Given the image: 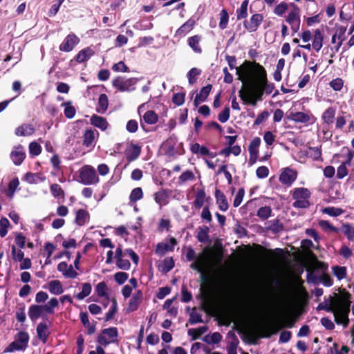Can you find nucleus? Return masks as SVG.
<instances>
[{"label": "nucleus", "instance_id": "53", "mask_svg": "<svg viewBox=\"0 0 354 354\" xmlns=\"http://www.w3.org/2000/svg\"><path fill=\"white\" fill-rule=\"evenodd\" d=\"M190 151L193 153H200L202 156H207L209 154V149L205 146H201L198 143L193 144L190 147Z\"/></svg>", "mask_w": 354, "mask_h": 354}, {"label": "nucleus", "instance_id": "10", "mask_svg": "<svg viewBox=\"0 0 354 354\" xmlns=\"http://www.w3.org/2000/svg\"><path fill=\"white\" fill-rule=\"evenodd\" d=\"M351 297V295L346 289L342 290L340 295L335 294V296H332L334 306H336V308L345 307L348 305V308H350Z\"/></svg>", "mask_w": 354, "mask_h": 354}, {"label": "nucleus", "instance_id": "23", "mask_svg": "<svg viewBox=\"0 0 354 354\" xmlns=\"http://www.w3.org/2000/svg\"><path fill=\"white\" fill-rule=\"evenodd\" d=\"M80 318L83 326L87 328V334H93L96 330L97 322H93L92 324H90L87 312H81L80 314Z\"/></svg>", "mask_w": 354, "mask_h": 354}, {"label": "nucleus", "instance_id": "40", "mask_svg": "<svg viewBox=\"0 0 354 354\" xmlns=\"http://www.w3.org/2000/svg\"><path fill=\"white\" fill-rule=\"evenodd\" d=\"M286 21L289 24L297 21L300 22V9L298 6H295V9L289 12L286 18Z\"/></svg>", "mask_w": 354, "mask_h": 354}, {"label": "nucleus", "instance_id": "59", "mask_svg": "<svg viewBox=\"0 0 354 354\" xmlns=\"http://www.w3.org/2000/svg\"><path fill=\"white\" fill-rule=\"evenodd\" d=\"M143 198V192L141 187L134 188L129 196V201L131 203H135Z\"/></svg>", "mask_w": 354, "mask_h": 354}, {"label": "nucleus", "instance_id": "30", "mask_svg": "<svg viewBox=\"0 0 354 354\" xmlns=\"http://www.w3.org/2000/svg\"><path fill=\"white\" fill-rule=\"evenodd\" d=\"M195 24L196 21L194 19H188L176 30V34L180 37L185 36L194 28Z\"/></svg>", "mask_w": 354, "mask_h": 354}, {"label": "nucleus", "instance_id": "47", "mask_svg": "<svg viewBox=\"0 0 354 354\" xmlns=\"http://www.w3.org/2000/svg\"><path fill=\"white\" fill-rule=\"evenodd\" d=\"M272 210L270 206H264L260 207L257 212V216L262 221L267 220L270 216H271Z\"/></svg>", "mask_w": 354, "mask_h": 354}, {"label": "nucleus", "instance_id": "64", "mask_svg": "<svg viewBox=\"0 0 354 354\" xmlns=\"http://www.w3.org/2000/svg\"><path fill=\"white\" fill-rule=\"evenodd\" d=\"M212 88V85L210 84H207V86L203 87L201 89L200 93L198 94H196V95L200 98L201 100H202V102H205L207 100L208 95H209Z\"/></svg>", "mask_w": 354, "mask_h": 354}, {"label": "nucleus", "instance_id": "31", "mask_svg": "<svg viewBox=\"0 0 354 354\" xmlns=\"http://www.w3.org/2000/svg\"><path fill=\"white\" fill-rule=\"evenodd\" d=\"M35 128L32 124H23L15 130V134L18 136H28L33 134Z\"/></svg>", "mask_w": 354, "mask_h": 354}, {"label": "nucleus", "instance_id": "46", "mask_svg": "<svg viewBox=\"0 0 354 354\" xmlns=\"http://www.w3.org/2000/svg\"><path fill=\"white\" fill-rule=\"evenodd\" d=\"M49 291L54 295H60L64 289L59 280H53L49 282Z\"/></svg>", "mask_w": 354, "mask_h": 354}, {"label": "nucleus", "instance_id": "2", "mask_svg": "<svg viewBox=\"0 0 354 354\" xmlns=\"http://www.w3.org/2000/svg\"><path fill=\"white\" fill-rule=\"evenodd\" d=\"M222 259V252L214 254L212 248L205 247L190 265V268L198 272L211 270L216 264L221 262Z\"/></svg>", "mask_w": 354, "mask_h": 354}, {"label": "nucleus", "instance_id": "25", "mask_svg": "<svg viewBox=\"0 0 354 354\" xmlns=\"http://www.w3.org/2000/svg\"><path fill=\"white\" fill-rule=\"evenodd\" d=\"M201 40L202 37L199 35H196L188 38L187 44L194 53L201 54L203 52L202 48L200 46Z\"/></svg>", "mask_w": 354, "mask_h": 354}, {"label": "nucleus", "instance_id": "56", "mask_svg": "<svg viewBox=\"0 0 354 354\" xmlns=\"http://www.w3.org/2000/svg\"><path fill=\"white\" fill-rule=\"evenodd\" d=\"M222 339V335L218 332H215L210 335H206L203 338V341L206 343L210 344H218Z\"/></svg>", "mask_w": 354, "mask_h": 354}, {"label": "nucleus", "instance_id": "48", "mask_svg": "<svg viewBox=\"0 0 354 354\" xmlns=\"http://www.w3.org/2000/svg\"><path fill=\"white\" fill-rule=\"evenodd\" d=\"M25 307L26 306L24 303H19L17 306L15 317L17 320L20 323H24L26 319Z\"/></svg>", "mask_w": 354, "mask_h": 354}, {"label": "nucleus", "instance_id": "18", "mask_svg": "<svg viewBox=\"0 0 354 354\" xmlns=\"http://www.w3.org/2000/svg\"><path fill=\"white\" fill-rule=\"evenodd\" d=\"M261 145V139L259 137L254 138L250 142L248 151L250 153L249 162L252 165L256 162L259 155V147Z\"/></svg>", "mask_w": 354, "mask_h": 354}, {"label": "nucleus", "instance_id": "63", "mask_svg": "<svg viewBox=\"0 0 354 354\" xmlns=\"http://www.w3.org/2000/svg\"><path fill=\"white\" fill-rule=\"evenodd\" d=\"M336 306H334L332 296H330L328 300H325L324 304H320L318 306V309L325 310L327 312H333Z\"/></svg>", "mask_w": 354, "mask_h": 354}, {"label": "nucleus", "instance_id": "3", "mask_svg": "<svg viewBox=\"0 0 354 354\" xmlns=\"http://www.w3.org/2000/svg\"><path fill=\"white\" fill-rule=\"evenodd\" d=\"M310 196L311 193L307 188H295L292 193V198L295 200L292 206L297 209L308 208L310 205L309 201Z\"/></svg>", "mask_w": 354, "mask_h": 354}, {"label": "nucleus", "instance_id": "51", "mask_svg": "<svg viewBox=\"0 0 354 354\" xmlns=\"http://www.w3.org/2000/svg\"><path fill=\"white\" fill-rule=\"evenodd\" d=\"M44 306L46 309V313L50 315L54 314V309L59 306V301L57 298L53 297Z\"/></svg>", "mask_w": 354, "mask_h": 354}, {"label": "nucleus", "instance_id": "32", "mask_svg": "<svg viewBox=\"0 0 354 354\" xmlns=\"http://www.w3.org/2000/svg\"><path fill=\"white\" fill-rule=\"evenodd\" d=\"M324 35L319 29L315 31L312 46L314 50L319 52L323 46Z\"/></svg>", "mask_w": 354, "mask_h": 354}, {"label": "nucleus", "instance_id": "61", "mask_svg": "<svg viewBox=\"0 0 354 354\" xmlns=\"http://www.w3.org/2000/svg\"><path fill=\"white\" fill-rule=\"evenodd\" d=\"M189 322L190 324H196L197 323H203L202 315L196 312V308H194L192 312L189 314Z\"/></svg>", "mask_w": 354, "mask_h": 354}, {"label": "nucleus", "instance_id": "36", "mask_svg": "<svg viewBox=\"0 0 354 354\" xmlns=\"http://www.w3.org/2000/svg\"><path fill=\"white\" fill-rule=\"evenodd\" d=\"M281 328L278 324L274 323L263 330V334L261 335V337L269 338L272 335L276 334Z\"/></svg>", "mask_w": 354, "mask_h": 354}, {"label": "nucleus", "instance_id": "21", "mask_svg": "<svg viewBox=\"0 0 354 354\" xmlns=\"http://www.w3.org/2000/svg\"><path fill=\"white\" fill-rule=\"evenodd\" d=\"M287 118L295 122L300 123H308L310 120V116L309 114L300 111H291L287 116Z\"/></svg>", "mask_w": 354, "mask_h": 354}, {"label": "nucleus", "instance_id": "28", "mask_svg": "<svg viewBox=\"0 0 354 354\" xmlns=\"http://www.w3.org/2000/svg\"><path fill=\"white\" fill-rule=\"evenodd\" d=\"M46 178L39 173L27 172L22 180L28 183L29 184H36L38 182L44 181Z\"/></svg>", "mask_w": 354, "mask_h": 354}, {"label": "nucleus", "instance_id": "24", "mask_svg": "<svg viewBox=\"0 0 354 354\" xmlns=\"http://www.w3.org/2000/svg\"><path fill=\"white\" fill-rule=\"evenodd\" d=\"M36 331L38 339L41 340L44 344L46 343L50 334L47 324L44 322L38 324Z\"/></svg>", "mask_w": 354, "mask_h": 354}, {"label": "nucleus", "instance_id": "13", "mask_svg": "<svg viewBox=\"0 0 354 354\" xmlns=\"http://www.w3.org/2000/svg\"><path fill=\"white\" fill-rule=\"evenodd\" d=\"M297 177V172L295 170L286 167L279 175V180L282 184L290 186L296 180Z\"/></svg>", "mask_w": 354, "mask_h": 354}, {"label": "nucleus", "instance_id": "14", "mask_svg": "<svg viewBox=\"0 0 354 354\" xmlns=\"http://www.w3.org/2000/svg\"><path fill=\"white\" fill-rule=\"evenodd\" d=\"M46 309L44 305L32 304L28 311L30 319L32 322H35L39 318H45Z\"/></svg>", "mask_w": 354, "mask_h": 354}, {"label": "nucleus", "instance_id": "1", "mask_svg": "<svg viewBox=\"0 0 354 354\" xmlns=\"http://www.w3.org/2000/svg\"><path fill=\"white\" fill-rule=\"evenodd\" d=\"M230 69L236 68L238 80L242 82V88L239 96L246 104L255 106L258 101L263 100L264 94L269 95L274 89V84L270 82L266 68L255 61L245 60L239 67H236L235 56L226 55Z\"/></svg>", "mask_w": 354, "mask_h": 354}, {"label": "nucleus", "instance_id": "42", "mask_svg": "<svg viewBox=\"0 0 354 354\" xmlns=\"http://www.w3.org/2000/svg\"><path fill=\"white\" fill-rule=\"evenodd\" d=\"M168 198L167 191L164 189H161L154 194V200L159 205L166 204Z\"/></svg>", "mask_w": 354, "mask_h": 354}, {"label": "nucleus", "instance_id": "12", "mask_svg": "<svg viewBox=\"0 0 354 354\" xmlns=\"http://www.w3.org/2000/svg\"><path fill=\"white\" fill-rule=\"evenodd\" d=\"M263 21V15L256 13L252 15L249 20H245L243 21V26L250 32H255L257 30Z\"/></svg>", "mask_w": 354, "mask_h": 354}, {"label": "nucleus", "instance_id": "16", "mask_svg": "<svg viewBox=\"0 0 354 354\" xmlns=\"http://www.w3.org/2000/svg\"><path fill=\"white\" fill-rule=\"evenodd\" d=\"M26 151L24 147L18 145L15 146L13 150L10 153V158L15 165H20L26 158Z\"/></svg>", "mask_w": 354, "mask_h": 354}, {"label": "nucleus", "instance_id": "29", "mask_svg": "<svg viewBox=\"0 0 354 354\" xmlns=\"http://www.w3.org/2000/svg\"><path fill=\"white\" fill-rule=\"evenodd\" d=\"M91 123L95 127H97L102 131L106 130L109 125L106 118L99 116L96 114H94L91 116Z\"/></svg>", "mask_w": 354, "mask_h": 354}, {"label": "nucleus", "instance_id": "6", "mask_svg": "<svg viewBox=\"0 0 354 354\" xmlns=\"http://www.w3.org/2000/svg\"><path fill=\"white\" fill-rule=\"evenodd\" d=\"M29 342V335L25 331H20L16 335V339L10 344L4 350V353L13 352L15 351H24Z\"/></svg>", "mask_w": 354, "mask_h": 354}, {"label": "nucleus", "instance_id": "62", "mask_svg": "<svg viewBox=\"0 0 354 354\" xmlns=\"http://www.w3.org/2000/svg\"><path fill=\"white\" fill-rule=\"evenodd\" d=\"M28 149L30 155L32 156H37L39 155L41 152V145L35 141L31 142L29 144Z\"/></svg>", "mask_w": 354, "mask_h": 354}, {"label": "nucleus", "instance_id": "15", "mask_svg": "<svg viewBox=\"0 0 354 354\" xmlns=\"http://www.w3.org/2000/svg\"><path fill=\"white\" fill-rule=\"evenodd\" d=\"M169 243L170 245L163 242L158 243L155 248L156 254L160 257H163L165 255L167 252H173L174 250V246L178 243L177 240L174 237H171L169 239Z\"/></svg>", "mask_w": 354, "mask_h": 354}, {"label": "nucleus", "instance_id": "50", "mask_svg": "<svg viewBox=\"0 0 354 354\" xmlns=\"http://www.w3.org/2000/svg\"><path fill=\"white\" fill-rule=\"evenodd\" d=\"M342 231L349 241H354V226L350 223H343Z\"/></svg>", "mask_w": 354, "mask_h": 354}, {"label": "nucleus", "instance_id": "57", "mask_svg": "<svg viewBox=\"0 0 354 354\" xmlns=\"http://www.w3.org/2000/svg\"><path fill=\"white\" fill-rule=\"evenodd\" d=\"M175 263L172 257L165 258L162 261V265L161 266V269H160L163 272H168L173 269Z\"/></svg>", "mask_w": 354, "mask_h": 354}, {"label": "nucleus", "instance_id": "26", "mask_svg": "<svg viewBox=\"0 0 354 354\" xmlns=\"http://www.w3.org/2000/svg\"><path fill=\"white\" fill-rule=\"evenodd\" d=\"M95 51L90 47L81 50L75 57V60L77 63H82L89 59L93 55Z\"/></svg>", "mask_w": 354, "mask_h": 354}, {"label": "nucleus", "instance_id": "27", "mask_svg": "<svg viewBox=\"0 0 354 354\" xmlns=\"http://www.w3.org/2000/svg\"><path fill=\"white\" fill-rule=\"evenodd\" d=\"M215 198H216V203L218 205V208L223 212L227 211L229 208V205H228L226 196L218 189H216L215 191Z\"/></svg>", "mask_w": 354, "mask_h": 354}, {"label": "nucleus", "instance_id": "35", "mask_svg": "<svg viewBox=\"0 0 354 354\" xmlns=\"http://www.w3.org/2000/svg\"><path fill=\"white\" fill-rule=\"evenodd\" d=\"M206 194L204 189H198L196 193L195 200L194 201V206L196 209H200L203 207Z\"/></svg>", "mask_w": 354, "mask_h": 354}, {"label": "nucleus", "instance_id": "58", "mask_svg": "<svg viewBox=\"0 0 354 354\" xmlns=\"http://www.w3.org/2000/svg\"><path fill=\"white\" fill-rule=\"evenodd\" d=\"M111 306L110 309L109 310L108 313H106L105 317H104V322H108L111 319H112L115 315V314L118 311V303L115 299H113L111 301Z\"/></svg>", "mask_w": 354, "mask_h": 354}, {"label": "nucleus", "instance_id": "33", "mask_svg": "<svg viewBox=\"0 0 354 354\" xmlns=\"http://www.w3.org/2000/svg\"><path fill=\"white\" fill-rule=\"evenodd\" d=\"M109 106V99L106 94H100L98 99L96 111L99 113H104Z\"/></svg>", "mask_w": 354, "mask_h": 354}, {"label": "nucleus", "instance_id": "8", "mask_svg": "<svg viewBox=\"0 0 354 354\" xmlns=\"http://www.w3.org/2000/svg\"><path fill=\"white\" fill-rule=\"evenodd\" d=\"M334 315L335 322L337 324H342L344 328H346L349 324L348 314L350 308L348 306L337 307L332 312Z\"/></svg>", "mask_w": 354, "mask_h": 354}, {"label": "nucleus", "instance_id": "11", "mask_svg": "<svg viewBox=\"0 0 354 354\" xmlns=\"http://www.w3.org/2000/svg\"><path fill=\"white\" fill-rule=\"evenodd\" d=\"M79 42L80 39L77 36L71 32L64 38L63 42L59 45V49L63 52H71Z\"/></svg>", "mask_w": 354, "mask_h": 354}, {"label": "nucleus", "instance_id": "45", "mask_svg": "<svg viewBox=\"0 0 354 354\" xmlns=\"http://www.w3.org/2000/svg\"><path fill=\"white\" fill-rule=\"evenodd\" d=\"M209 230L207 226L200 227L196 236L197 240L201 243H207L209 241Z\"/></svg>", "mask_w": 354, "mask_h": 354}, {"label": "nucleus", "instance_id": "55", "mask_svg": "<svg viewBox=\"0 0 354 354\" xmlns=\"http://www.w3.org/2000/svg\"><path fill=\"white\" fill-rule=\"evenodd\" d=\"M107 286L104 281L100 282L95 287V292L98 297H104L107 299V302L109 301V295L106 292Z\"/></svg>", "mask_w": 354, "mask_h": 354}, {"label": "nucleus", "instance_id": "4", "mask_svg": "<svg viewBox=\"0 0 354 354\" xmlns=\"http://www.w3.org/2000/svg\"><path fill=\"white\" fill-rule=\"evenodd\" d=\"M138 80L136 77L118 76L112 80V86L120 92H131L136 89Z\"/></svg>", "mask_w": 354, "mask_h": 354}, {"label": "nucleus", "instance_id": "38", "mask_svg": "<svg viewBox=\"0 0 354 354\" xmlns=\"http://www.w3.org/2000/svg\"><path fill=\"white\" fill-rule=\"evenodd\" d=\"M95 140V132L94 130L89 129H86L83 134V145L89 147H91Z\"/></svg>", "mask_w": 354, "mask_h": 354}, {"label": "nucleus", "instance_id": "43", "mask_svg": "<svg viewBox=\"0 0 354 354\" xmlns=\"http://www.w3.org/2000/svg\"><path fill=\"white\" fill-rule=\"evenodd\" d=\"M19 185V180L17 177L13 178L8 184V187L7 190H6V196L12 199L14 196L15 192Z\"/></svg>", "mask_w": 354, "mask_h": 354}, {"label": "nucleus", "instance_id": "54", "mask_svg": "<svg viewBox=\"0 0 354 354\" xmlns=\"http://www.w3.org/2000/svg\"><path fill=\"white\" fill-rule=\"evenodd\" d=\"M92 287L90 283H84L82 284V290L76 295L78 300H82L91 292Z\"/></svg>", "mask_w": 354, "mask_h": 354}, {"label": "nucleus", "instance_id": "37", "mask_svg": "<svg viewBox=\"0 0 354 354\" xmlns=\"http://www.w3.org/2000/svg\"><path fill=\"white\" fill-rule=\"evenodd\" d=\"M335 109L330 106L325 110L323 113L322 119L327 124L333 123L335 120Z\"/></svg>", "mask_w": 354, "mask_h": 354}, {"label": "nucleus", "instance_id": "9", "mask_svg": "<svg viewBox=\"0 0 354 354\" xmlns=\"http://www.w3.org/2000/svg\"><path fill=\"white\" fill-rule=\"evenodd\" d=\"M257 248L259 252V254L267 261H272L273 257L279 259L285 258L284 250L281 248H276L274 250L267 249L261 245H257Z\"/></svg>", "mask_w": 354, "mask_h": 354}, {"label": "nucleus", "instance_id": "39", "mask_svg": "<svg viewBox=\"0 0 354 354\" xmlns=\"http://www.w3.org/2000/svg\"><path fill=\"white\" fill-rule=\"evenodd\" d=\"M208 330L207 326H200L198 328H190L188 330V335L192 337V340L198 339L203 334Z\"/></svg>", "mask_w": 354, "mask_h": 354}, {"label": "nucleus", "instance_id": "52", "mask_svg": "<svg viewBox=\"0 0 354 354\" xmlns=\"http://www.w3.org/2000/svg\"><path fill=\"white\" fill-rule=\"evenodd\" d=\"M332 270L338 280H342L346 277L347 270L344 266H335L332 267Z\"/></svg>", "mask_w": 354, "mask_h": 354}, {"label": "nucleus", "instance_id": "49", "mask_svg": "<svg viewBox=\"0 0 354 354\" xmlns=\"http://www.w3.org/2000/svg\"><path fill=\"white\" fill-rule=\"evenodd\" d=\"M248 0H243L241 3V7L236 10V17L238 20L245 19L248 17Z\"/></svg>", "mask_w": 354, "mask_h": 354}, {"label": "nucleus", "instance_id": "17", "mask_svg": "<svg viewBox=\"0 0 354 354\" xmlns=\"http://www.w3.org/2000/svg\"><path fill=\"white\" fill-rule=\"evenodd\" d=\"M141 152V146L131 142L125 150V158L128 162H133L139 158Z\"/></svg>", "mask_w": 354, "mask_h": 354}, {"label": "nucleus", "instance_id": "20", "mask_svg": "<svg viewBox=\"0 0 354 354\" xmlns=\"http://www.w3.org/2000/svg\"><path fill=\"white\" fill-rule=\"evenodd\" d=\"M143 294L142 290H138L132 296V297L129 299L128 307L127 308V313H131L136 311L140 303L142 301Z\"/></svg>", "mask_w": 354, "mask_h": 354}, {"label": "nucleus", "instance_id": "41", "mask_svg": "<svg viewBox=\"0 0 354 354\" xmlns=\"http://www.w3.org/2000/svg\"><path fill=\"white\" fill-rule=\"evenodd\" d=\"M50 191L54 198H58V199H59V198L64 199V197H65L64 191L63 190V189L62 188V187L59 185H58L57 183H53V184L50 185Z\"/></svg>", "mask_w": 354, "mask_h": 354}, {"label": "nucleus", "instance_id": "44", "mask_svg": "<svg viewBox=\"0 0 354 354\" xmlns=\"http://www.w3.org/2000/svg\"><path fill=\"white\" fill-rule=\"evenodd\" d=\"M61 106L64 107V115L67 118L71 119V118H73L75 115L76 109L72 105V102H71L68 101V102H63L61 104Z\"/></svg>", "mask_w": 354, "mask_h": 354}, {"label": "nucleus", "instance_id": "22", "mask_svg": "<svg viewBox=\"0 0 354 354\" xmlns=\"http://www.w3.org/2000/svg\"><path fill=\"white\" fill-rule=\"evenodd\" d=\"M90 220L89 212L84 209H80L75 212V223L78 226H83Z\"/></svg>", "mask_w": 354, "mask_h": 354}, {"label": "nucleus", "instance_id": "34", "mask_svg": "<svg viewBox=\"0 0 354 354\" xmlns=\"http://www.w3.org/2000/svg\"><path fill=\"white\" fill-rule=\"evenodd\" d=\"M268 224L266 230H270L274 234L279 233L283 230V225L278 218L270 221Z\"/></svg>", "mask_w": 354, "mask_h": 354}, {"label": "nucleus", "instance_id": "7", "mask_svg": "<svg viewBox=\"0 0 354 354\" xmlns=\"http://www.w3.org/2000/svg\"><path fill=\"white\" fill-rule=\"evenodd\" d=\"M118 331L116 327L104 328L97 336V342L100 345L106 346L111 343H115L118 342Z\"/></svg>", "mask_w": 354, "mask_h": 354}, {"label": "nucleus", "instance_id": "5", "mask_svg": "<svg viewBox=\"0 0 354 354\" xmlns=\"http://www.w3.org/2000/svg\"><path fill=\"white\" fill-rule=\"evenodd\" d=\"M79 177L80 182L84 185H94L99 181L95 168L91 165H84L80 169Z\"/></svg>", "mask_w": 354, "mask_h": 354}, {"label": "nucleus", "instance_id": "19", "mask_svg": "<svg viewBox=\"0 0 354 354\" xmlns=\"http://www.w3.org/2000/svg\"><path fill=\"white\" fill-rule=\"evenodd\" d=\"M158 121V115L153 110H149L143 115L142 118L140 119V126L143 131L148 132L149 130L146 129L145 123L147 124H155Z\"/></svg>", "mask_w": 354, "mask_h": 354}, {"label": "nucleus", "instance_id": "60", "mask_svg": "<svg viewBox=\"0 0 354 354\" xmlns=\"http://www.w3.org/2000/svg\"><path fill=\"white\" fill-rule=\"evenodd\" d=\"M195 178L194 174L191 170H187L182 173V174L178 177V183L179 185H182L187 181L193 180Z\"/></svg>", "mask_w": 354, "mask_h": 354}]
</instances>
